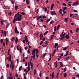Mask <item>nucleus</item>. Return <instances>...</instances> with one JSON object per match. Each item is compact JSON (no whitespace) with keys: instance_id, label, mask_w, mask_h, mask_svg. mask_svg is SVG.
<instances>
[{"instance_id":"obj_33","label":"nucleus","mask_w":79,"mask_h":79,"mask_svg":"<svg viewBox=\"0 0 79 79\" xmlns=\"http://www.w3.org/2000/svg\"><path fill=\"white\" fill-rule=\"evenodd\" d=\"M3 23H4V22L3 21V20H1V24H2V25H3Z\"/></svg>"},{"instance_id":"obj_9","label":"nucleus","mask_w":79,"mask_h":79,"mask_svg":"<svg viewBox=\"0 0 79 79\" xmlns=\"http://www.w3.org/2000/svg\"><path fill=\"white\" fill-rule=\"evenodd\" d=\"M13 62L12 60L11 61V62L10 63V68H12V66H13Z\"/></svg>"},{"instance_id":"obj_18","label":"nucleus","mask_w":79,"mask_h":79,"mask_svg":"<svg viewBox=\"0 0 79 79\" xmlns=\"http://www.w3.org/2000/svg\"><path fill=\"white\" fill-rule=\"evenodd\" d=\"M46 54H47L46 53H45V54H44L43 55V56H42V58H44V57H45V56H46Z\"/></svg>"},{"instance_id":"obj_29","label":"nucleus","mask_w":79,"mask_h":79,"mask_svg":"<svg viewBox=\"0 0 79 79\" xmlns=\"http://www.w3.org/2000/svg\"><path fill=\"white\" fill-rule=\"evenodd\" d=\"M40 22H44V19H41L40 20Z\"/></svg>"},{"instance_id":"obj_24","label":"nucleus","mask_w":79,"mask_h":79,"mask_svg":"<svg viewBox=\"0 0 79 79\" xmlns=\"http://www.w3.org/2000/svg\"><path fill=\"white\" fill-rule=\"evenodd\" d=\"M65 35V33H64V34L60 36V37H62V36H64Z\"/></svg>"},{"instance_id":"obj_44","label":"nucleus","mask_w":79,"mask_h":79,"mask_svg":"<svg viewBox=\"0 0 79 79\" xmlns=\"http://www.w3.org/2000/svg\"><path fill=\"white\" fill-rule=\"evenodd\" d=\"M43 43V41H41V42H40V46Z\"/></svg>"},{"instance_id":"obj_35","label":"nucleus","mask_w":79,"mask_h":79,"mask_svg":"<svg viewBox=\"0 0 79 79\" xmlns=\"http://www.w3.org/2000/svg\"><path fill=\"white\" fill-rule=\"evenodd\" d=\"M67 75V74H66V73H64V77H66Z\"/></svg>"},{"instance_id":"obj_23","label":"nucleus","mask_w":79,"mask_h":79,"mask_svg":"<svg viewBox=\"0 0 79 79\" xmlns=\"http://www.w3.org/2000/svg\"><path fill=\"white\" fill-rule=\"evenodd\" d=\"M17 8H18V6H15V10H17Z\"/></svg>"},{"instance_id":"obj_37","label":"nucleus","mask_w":79,"mask_h":79,"mask_svg":"<svg viewBox=\"0 0 79 79\" xmlns=\"http://www.w3.org/2000/svg\"><path fill=\"white\" fill-rule=\"evenodd\" d=\"M79 30V28H77L76 30V32H78V31Z\"/></svg>"},{"instance_id":"obj_28","label":"nucleus","mask_w":79,"mask_h":79,"mask_svg":"<svg viewBox=\"0 0 79 79\" xmlns=\"http://www.w3.org/2000/svg\"><path fill=\"white\" fill-rule=\"evenodd\" d=\"M53 23H54V21H52L50 22V23H49V24L51 25L52 24H53Z\"/></svg>"},{"instance_id":"obj_20","label":"nucleus","mask_w":79,"mask_h":79,"mask_svg":"<svg viewBox=\"0 0 79 79\" xmlns=\"http://www.w3.org/2000/svg\"><path fill=\"white\" fill-rule=\"evenodd\" d=\"M18 39H17V38H16V39H15V44H17V41H18Z\"/></svg>"},{"instance_id":"obj_32","label":"nucleus","mask_w":79,"mask_h":79,"mask_svg":"<svg viewBox=\"0 0 79 79\" xmlns=\"http://www.w3.org/2000/svg\"><path fill=\"white\" fill-rule=\"evenodd\" d=\"M70 57V56H69V57H67L66 58H65V59H66V60H69V58Z\"/></svg>"},{"instance_id":"obj_47","label":"nucleus","mask_w":79,"mask_h":79,"mask_svg":"<svg viewBox=\"0 0 79 79\" xmlns=\"http://www.w3.org/2000/svg\"><path fill=\"white\" fill-rule=\"evenodd\" d=\"M55 46H58V43H55Z\"/></svg>"},{"instance_id":"obj_6","label":"nucleus","mask_w":79,"mask_h":79,"mask_svg":"<svg viewBox=\"0 0 79 79\" xmlns=\"http://www.w3.org/2000/svg\"><path fill=\"white\" fill-rule=\"evenodd\" d=\"M15 32L16 34H19V31H17V29L16 27H15Z\"/></svg>"},{"instance_id":"obj_42","label":"nucleus","mask_w":79,"mask_h":79,"mask_svg":"<svg viewBox=\"0 0 79 79\" xmlns=\"http://www.w3.org/2000/svg\"><path fill=\"white\" fill-rule=\"evenodd\" d=\"M43 35L42 34H40V37H43Z\"/></svg>"},{"instance_id":"obj_49","label":"nucleus","mask_w":79,"mask_h":79,"mask_svg":"<svg viewBox=\"0 0 79 79\" xmlns=\"http://www.w3.org/2000/svg\"><path fill=\"white\" fill-rule=\"evenodd\" d=\"M67 69V68H66V67H65V68H64V72H65V71Z\"/></svg>"},{"instance_id":"obj_4","label":"nucleus","mask_w":79,"mask_h":79,"mask_svg":"<svg viewBox=\"0 0 79 79\" xmlns=\"http://www.w3.org/2000/svg\"><path fill=\"white\" fill-rule=\"evenodd\" d=\"M51 15H56V13H55V11H51Z\"/></svg>"},{"instance_id":"obj_8","label":"nucleus","mask_w":79,"mask_h":79,"mask_svg":"<svg viewBox=\"0 0 79 79\" xmlns=\"http://www.w3.org/2000/svg\"><path fill=\"white\" fill-rule=\"evenodd\" d=\"M32 61H30L29 62L30 64H31V70H33V63H31Z\"/></svg>"},{"instance_id":"obj_64","label":"nucleus","mask_w":79,"mask_h":79,"mask_svg":"<svg viewBox=\"0 0 79 79\" xmlns=\"http://www.w3.org/2000/svg\"><path fill=\"white\" fill-rule=\"evenodd\" d=\"M2 45H3V47H5V43L2 42Z\"/></svg>"},{"instance_id":"obj_25","label":"nucleus","mask_w":79,"mask_h":79,"mask_svg":"<svg viewBox=\"0 0 79 79\" xmlns=\"http://www.w3.org/2000/svg\"><path fill=\"white\" fill-rule=\"evenodd\" d=\"M64 38H65V36H63L62 38L60 39V40H63V39H64Z\"/></svg>"},{"instance_id":"obj_38","label":"nucleus","mask_w":79,"mask_h":79,"mask_svg":"<svg viewBox=\"0 0 79 79\" xmlns=\"http://www.w3.org/2000/svg\"><path fill=\"white\" fill-rule=\"evenodd\" d=\"M56 27L55 26L54 27V31L55 32L56 31Z\"/></svg>"},{"instance_id":"obj_39","label":"nucleus","mask_w":79,"mask_h":79,"mask_svg":"<svg viewBox=\"0 0 79 79\" xmlns=\"http://www.w3.org/2000/svg\"><path fill=\"white\" fill-rule=\"evenodd\" d=\"M14 69V64H13V65H12V70H13Z\"/></svg>"},{"instance_id":"obj_19","label":"nucleus","mask_w":79,"mask_h":79,"mask_svg":"<svg viewBox=\"0 0 79 79\" xmlns=\"http://www.w3.org/2000/svg\"><path fill=\"white\" fill-rule=\"evenodd\" d=\"M32 55H33V56H31V59H32V58L33 59L35 57V54H32Z\"/></svg>"},{"instance_id":"obj_41","label":"nucleus","mask_w":79,"mask_h":79,"mask_svg":"<svg viewBox=\"0 0 79 79\" xmlns=\"http://www.w3.org/2000/svg\"><path fill=\"white\" fill-rule=\"evenodd\" d=\"M64 20H65V21H66V22H67V20H68V19L67 18H66Z\"/></svg>"},{"instance_id":"obj_17","label":"nucleus","mask_w":79,"mask_h":79,"mask_svg":"<svg viewBox=\"0 0 79 79\" xmlns=\"http://www.w3.org/2000/svg\"><path fill=\"white\" fill-rule=\"evenodd\" d=\"M22 66H20V67L19 68V71H21V70H22Z\"/></svg>"},{"instance_id":"obj_63","label":"nucleus","mask_w":79,"mask_h":79,"mask_svg":"<svg viewBox=\"0 0 79 79\" xmlns=\"http://www.w3.org/2000/svg\"><path fill=\"white\" fill-rule=\"evenodd\" d=\"M27 66V62H26V63H25V66Z\"/></svg>"},{"instance_id":"obj_48","label":"nucleus","mask_w":79,"mask_h":79,"mask_svg":"<svg viewBox=\"0 0 79 79\" xmlns=\"http://www.w3.org/2000/svg\"><path fill=\"white\" fill-rule=\"evenodd\" d=\"M15 76L16 77H19V76L18 75V74H17V73L15 74Z\"/></svg>"},{"instance_id":"obj_40","label":"nucleus","mask_w":79,"mask_h":79,"mask_svg":"<svg viewBox=\"0 0 79 79\" xmlns=\"http://www.w3.org/2000/svg\"><path fill=\"white\" fill-rule=\"evenodd\" d=\"M51 55H50V56H49V59L48 60V61H51Z\"/></svg>"},{"instance_id":"obj_22","label":"nucleus","mask_w":79,"mask_h":79,"mask_svg":"<svg viewBox=\"0 0 79 79\" xmlns=\"http://www.w3.org/2000/svg\"><path fill=\"white\" fill-rule=\"evenodd\" d=\"M20 13H21V12H20ZM25 14V13L23 12H22V13H20V15H24Z\"/></svg>"},{"instance_id":"obj_13","label":"nucleus","mask_w":79,"mask_h":79,"mask_svg":"<svg viewBox=\"0 0 79 79\" xmlns=\"http://www.w3.org/2000/svg\"><path fill=\"white\" fill-rule=\"evenodd\" d=\"M35 49H33V51H32V55H35Z\"/></svg>"},{"instance_id":"obj_46","label":"nucleus","mask_w":79,"mask_h":79,"mask_svg":"<svg viewBox=\"0 0 79 79\" xmlns=\"http://www.w3.org/2000/svg\"><path fill=\"white\" fill-rule=\"evenodd\" d=\"M43 17H42L43 19H44L46 18V16H45V15L43 16Z\"/></svg>"},{"instance_id":"obj_31","label":"nucleus","mask_w":79,"mask_h":79,"mask_svg":"<svg viewBox=\"0 0 79 79\" xmlns=\"http://www.w3.org/2000/svg\"><path fill=\"white\" fill-rule=\"evenodd\" d=\"M43 18V16H39V17H38V19H42Z\"/></svg>"},{"instance_id":"obj_26","label":"nucleus","mask_w":79,"mask_h":79,"mask_svg":"<svg viewBox=\"0 0 79 79\" xmlns=\"http://www.w3.org/2000/svg\"><path fill=\"white\" fill-rule=\"evenodd\" d=\"M62 58V56H59V57H58V60L59 61L61 59V58Z\"/></svg>"},{"instance_id":"obj_30","label":"nucleus","mask_w":79,"mask_h":79,"mask_svg":"<svg viewBox=\"0 0 79 79\" xmlns=\"http://www.w3.org/2000/svg\"><path fill=\"white\" fill-rule=\"evenodd\" d=\"M29 1L28 0H27L26 1V4H27V5H28L29 4Z\"/></svg>"},{"instance_id":"obj_1","label":"nucleus","mask_w":79,"mask_h":79,"mask_svg":"<svg viewBox=\"0 0 79 79\" xmlns=\"http://www.w3.org/2000/svg\"><path fill=\"white\" fill-rule=\"evenodd\" d=\"M22 16V15H19V12H18L17 14L15 15V16H14V18L13 20L20 21L22 19L21 18Z\"/></svg>"},{"instance_id":"obj_34","label":"nucleus","mask_w":79,"mask_h":79,"mask_svg":"<svg viewBox=\"0 0 79 79\" xmlns=\"http://www.w3.org/2000/svg\"><path fill=\"white\" fill-rule=\"evenodd\" d=\"M43 9H44V10H45V11H47V10H48V9H47V8H46V7H45L44 8H43Z\"/></svg>"},{"instance_id":"obj_11","label":"nucleus","mask_w":79,"mask_h":79,"mask_svg":"<svg viewBox=\"0 0 79 79\" xmlns=\"http://www.w3.org/2000/svg\"><path fill=\"white\" fill-rule=\"evenodd\" d=\"M10 23H7V25H6V29H7V28H8L9 26H10Z\"/></svg>"},{"instance_id":"obj_2","label":"nucleus","mask_w":79,"mask_h":79,"mask_svg":"<svg viewBox=\"0 0 79 79\" xmlns=\"http://www.w3.org/2000/svg\"><path fill=\"white\" fill-rule=\"evenodd\" d=\"M10 49H8V52H7V55L8 56L9 55V56H8V61L10 62L11 61V56L10 54H9V53H10Z\"/></svg>"},{"instance_id":"obj_55","label":"nucleus","mask_w":79,"mask_h":79,"mask_svg":"<svg viewBox=\"0 0 79 79\" xmlns=\"http://www.w3.org/2000/svg\"><path fill=\"white\" fill-rule=\"evenodd\" d=\"M12 14V13L11 12H10V13H8V15L9 16H10V15Z\"/></svg>"},{"instance_id":"obj_12","label":"nucleus","mask_w":79,"mask_h":79,"mask_svg":"<svg viewBox=\"0 0 79 79\" xmlns=\"http://www.w3.org/2000/svg\"><path fill=\"white\" fill-rule=\"evenodd\" d=\"M69 35H66V36H65V38L67 39H69Z\"/></svg>"},{"instance_id":"obj_21","label":"nucleus","mask_w":79,"mask_h":79,"mask_svg":"<svg viewBox=\"0 0 79 79\" xmlns=\"http://www.w3.org/2000/svg\"><path fill=\"white\" fill-rule=\"evenodd\" d=\"M7 78L8 79H12L13 77L12 76V77H7Z\"/></svg>"},{"instance_id":"obj_27","label":"nucleus","mask_w":79,"mask_h":79,"mask_svg":"<svg viewBox=\"0 0 79 79\" xmlns=\"http://www.w3.org/2000/svg\"><path fill=\"white\" fill-rule=\"evenodd\" d=\"M62 5L64 6H66V7L67 6V5H66L65 3H63Z\"/></svg>"},{"instance_id":"obj_58","label":"nucleus","mask_w":79,"mask_h":79,"mask_svg":"<svg viewBox=\"0 0 79 79\" xmlns=\"http://www.w3.org/2000/svg\"><path fill=\"white\" fill-rule=\"evenodd\" d=\"M45 40V38H43V39H42V40H42V41H44V40Z\"/></svg>"},{"instance_id":"obj_61","label":"nucleus","mask_w":79,"mask_h":79,"mask_svg":"<svg viewBox=\"0 0 79 79\" xmlns=\"http://www.w3.org/2000/svg\"><path fill=\"white\" fill-rule=\"evenodd\" d=\"M19 50H20V53H22V49L21 48H19Z\"/></svg>"},{"instance_id":"obj_16","label":"nucleus","mask_w":79,"mask_h":79,"mask_svg":"<svg viewBox=\"0 0 79 79\" xmlns=\"http://www.w3.org/2000/svg\"><path fill=\"white\" fill-rule=\"evenodd\" d=\"M67 10V7H64V9L62 11L63 12H64V11L65 10Z\"/></svg>"},{"instance_id":"obj_3","label":"nucleus","mask_w":79,"mask_h":79,"mask_svg":"<svg viewBox=\"0 0 79 79\" xmlns=\"http://www.w3.org/2000/svg\"><path fill=\"white\" fill-rule=\"evenodd\" d=\"M25 40H23V43H25V41H26V42H28L27 36H26L25 37Z\"/></svg>"},{"instance_id":"obj_54","label":"nucleus","mask_w":79,"mask_h":79,"mask_svg":"<svg viewBox=\"0 0 79 79\" xmlns=\"http://www.w3.org/2000/svg\"><path fill=\"white\" fill-rule=\"evenodd\" d=\"M3 79V75H2L1 77V79Z\"/></svg>"},{"instance_id":"obj_43","label":"nucleus","mask_w":79,"mask_h":79,"mask_svg":"<svg viewBox=\"0 0 79 79\" xmlns=\"http://www.w3.org/2000/svg\"><path fill=\"white\" fill-rule=\"evenodd\" d=\"M50 21V19H48V20H46V23H48V22H49Z\"/></svg>"},{"instance_id":"obj_10","label":"nucleus","mask_w":79,"mask_h":79,"mask_svg":"<svg viewBox=\"0 0 79 79\" xmlns=\"http://www.w3.org/2000/svg\"><path fill=\"white\" fill-rule=\"evenodd\" d=\"M62 9H60V10H58V13H60V14H62Z\"/></svg>"},{"instance_id":"obj_51","label":"nucleus","mask_w":79,"mask_h":79,"mask_svg":"<svg viewBox=\"0 0 79 79\" xmlns=\"http://www.w3.org/2000/svg\"><path fill=\"white\" fill-rule=\"evenodd\" d=\"M27 69H28V71H29L30 70V67H27Z\"/></svg>"},{"instance_id":"obj_36","label":"nucleus","mask_w":79,"mask_h":79,"mask_svg":"<svg viewBox=\"0 0 79 79\" xmlns=\"http://www.w3.org/2000/svg\"><path fill=\"white\" fill-rule=\"evenodd\" d=\"M35 51L36 52H39V49H35Z\"/></svg>"},{"instance_id":"obj_57","label":"nucleus","mask_w":79,"mask_h":79,"mask_svg":"<svg viewBox=\"0 0 79 79\" xmlns=\"http://www.w3.org/2000/svg\"><path fill=\"white\" fill-rule=\"evenodd\" d=\"M60 73H59V72H58V73H57V74H56V77H58V74H59Z\"/></svg>"},{"instance_id":"obj_59","label":"nucleus","mask_w":79,"mask_h":79,"mask_svg":"<svg viewBox=\"0 0 79 79\" xmlns=\"http://www.w3.org/2000/svg\"><path fill=\"white\" fill-rule=\"evenodd\" d=\"M16 48L17 49V50H19V46H17V47H16Z\"/></svg>"},{"instance_id":"obj_52","label":"nucleus","mask_w":79,"mask_h":79,"mask_svg":"<svg viewBox=\"0 0 79 79\" xmlns=\"http://www.w3.org/2000/svg\"><path fill=\"white\" fill-rule=\"evenodd\" d=\"M15 39V37H14L12 38L11 41H13Z\"/></svg>"},{"instance_id":"obj_14","label":"nucleus","mask_w":79,"mask_h":79,"mask_svg":"<svg viewBox=\"0 0 79 79\" xmlns=\"http://www.w3.org/2000/svg\"><path fill=\"white\" fill-rule=\"evenodd\" d=\"M68 48H69L68 46L65 47V48H64L63 50L65 51V50H66V49H67Z\"/></svg>"},{"instance_id":"obj_60","label":"nucleus","mask_w":79,"mask_h":79,"mask_svg":"<svg viewBox=\"0 0 79 79\" xmlns=\"http://www.w3.org/2000/svg\"><path fill=\"white\" fill-rule=\"evenodd\" d=\"M4 35L5 37L6 36V31H4Z\"/></svg>"},{"instance_id":"obj_53","label":"nucleus","mask_w":79,"mask_h":79,"mask_svg":"<svg viewBox=\"0 0 79 79\" xmlns=\"http://www.w3.org/2000/svg\"><path fill=\"white\" fill-rule=\"evenodd\" d=\"M36 74V69H34V75H35V74Z\"/></svg>"},{"instance_id":"obj_50","label":"nucleus","mask_w":79,"mask_h":79,"mask_svg":"<svg viewBox=\"0 0 79 79\" xmlns=\"http://www.w3.org/2000/svg\"><path fill=\"white\" fill-rule=\"evenodd\" d=\"M3 39H1V43L2 44V42H3Z\"/></svg>"},{"instance_id":"obj_5","label":"nucleus","mask_w":79,"mask_h":79,"mask_svg":"<svg viewBox=\"0 0 79 79\" xmlns=\"http://www.w3.org/2000/svg\"><path fill=\"white\" fill-rule=\"evenodd\" d=\"M78 5V2H75L74 3H73L72 5V6H75V5Z\"/></svg>"},{"instance_id":"obj_62","label":"nucleus","mask_w":79,"mask_h":79,"mask_svg":"<svg viewBox=\"0 0 79 79\" xmlns=\"http://www.w3.org/2000/svg\"><path fill=\"white\" fill-rule=\"evenodd\" d=\"M40 77H41V76H42V73H40Z\"/></svg>"},{"instance_id":"obj_56","label":"nucleus","mask_w":79,"mask_h":79,"mask_svg":"<svg viewBox=\"0 0 79 79\" xmlns=\"http://www.w3.org/2000/svg\"><path fill=\"white\" fill-rule=\"evenodd\" d=\"M56 49L54 51V52H52V53H54V54L56 52Z\"/></svg>"},{"instance_id":"obj_45","label":"nucleus","mask_w":79,"mask_h":79,"mask_svg":"<svg viewBox=\"0 0 79 79\" xmlns=\"http://www.w3.org/2000/svg\"><path fill=\"white\" fill-rule=\"evenodd\" d=\"M54 5H55L54 4H52L51 5V7H54Z\"/></svg>"},{"instance_id":"obj_15","label":"nucleus","mask_w":79,"mask_h":79,"mask_svg":"<svg viewBox=\"0 0 79 79\" xmlns=\"http://www.w3.org/2000/svg\"><path fill=\"white\" fill-rule=\"evenodd\" d=\"M54 73L53 72L52 73V74H50V76L52 77V78H54Z\"/></svg>"},{"instance_id":"obj_7","label":"nucleus","mask_w":79,"mask_h":79,"mask_svg":"<svg viewBox=\"0 0 79 79\" xmlns=\"http://www.w3.org/2000/svg\"><path fill=\"white\" fill-rule=\"evenodd\" d=\"M59 63L60 64V67L61 68H63V64L62 63V62H60Z\"/></svg>"}]
</instances>
